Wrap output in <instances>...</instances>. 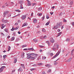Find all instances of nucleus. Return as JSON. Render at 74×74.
<instances>
[{
  "label": "nucleus",
  "mask_w": 74,
  "mask_h": 74,
  "mask_svg": "<svg viewBox=\"0 0 74 74\" xmlns=\"http://www.w3.org/2000/svg\"><path fill=\"white\" fill-rule=\"evenodd\" d=\"M51 71V69H49V70L47 71V73H50Z\"/></svg>",
  "instance_id": "35"
},
{
  "label": "nucleus",
  "mask_w": 74,
  "mask_h": 74,
  "mask_svg": "<svg viewBox=\"0 0 74 74\" xmlns=\"http://www.w3.org/2000/svg\"><path fill=\"white\" fill-rule=\"evenodd\" d=\"M72 26H74V22H73L72 24Z\"/></svg>",
  "instance_id": "62"
},
{
  "label": "nucleus",
  "mask_w": 74,
  "mask_h": 74,
  "mask_svg": "<svg viewBox=\"0 0 74 74\" xmlns=\"http://www.w3.org/2000/svg\"><path fill=\"white\" fill-rule=\"evenodd\" d=\"M18 34H21V32H19V31H18Z\"/></svg>",
  "instance_id": "63"
},
{
  "label": "nucleus",
  "mask_w": 74,
  "mask_h": 74,
  "mask_svg": "<svg viewBox=\"0 0 74 74\" xmlns=\"http://www.w3.org/2000/svg\"><path fill=\"white\" fill-rule=\"evenodd\" d=\"M64 49H62V53H64Z\"/></svg>",
  "instance_id": "49"
},
{
  "label": "nucleus",
  "mask_w": 74,
  "mask_h": 74,
  "mask_svg": "<svg viewBox=\"0 0 74 74\" xmlns=\"http://www.w3.org/2000/svg\"><path fill=\"white\" fill-rule=\"evenodd\" d=\"M14 30H15V28H14V27H12V29H11V31H14Z\"/></svg>",
  "instance_id": "26"
},
{
  "label": "nucleus",
  "mask_w": 74,
  "mask_h": 74,
  "mask_svg": "<svg viewBox=\"0 0 74 74\" xmlns=\"http://www.w3.org/2000/svg\"><path fill=\"white\" fill-rule=\"evenodd\" d=\"M51 8H53V9L55 8V6L51 7Z\"/></svg>",
  "instance_id": "55"
},
{
  "label": "nucleus",
  "mask_w": 74,
  "mask_h": 74,
  "mask_svg": "<svg viewBox=\"0 0 74 74\" xmlns=\"http://www.w3.org/2000/svg\"><path fill=\"white\" fill-rule=\"evenodd\" d=\"M71 59H72V58H69L67 61L68 62H70V61H71Z\"/></svg>",
  "instance_id": "27"
},
{
  "label": "nucleus",
  "mask_w": 74,
  "mask_h": 74,
  "mask_svg": "<svg viewBox=\"0 0 74 74\" xmlns=\"http://www.w3.org/2000/svg\"><path fill=\"white\" fill-rule=\"evenodd\" d=\"M19 40H20V39H18V38H17V39L16 40V42H17V41H19Z\"/></svg>",
  "instance_id": "43"
},
{
  "label": "nucleus",
  "mask_w": 74,
  "mask_h": 74,
  "mask_svg": "<svg viewBox=\"0 0 74 74\" xmlns=\"http://www.w3.org/2000/svg\"><path fill=\"white\" fill-rule=\"evenodd\" d=\"M34 69H30V70L31 71H33V70H34Z\"/></svg>",
  "instance_id": "46"
},
{
  "label": "nucleus",
  "mask_w": 74,
  "mask_h": 74,
  "mask_svg": "<svg viewBox=\"0 0 74 74\" xmlns=\"http://www.w3.org/2000/svg\"><path fill=\"white\" fill-rule=\"evenodd\" d=\"M2 8H5V6L3 5V6H2Z\"/></svg>",
  "instance_id": "51"
},
{
  "label": "nucleus",
  "mask_w": 74,
  "mask_h": 74,
  "mask_svg": "<svg viewBox=\"0 0 74 74\" xmlns=\"http://www.w3.org/2000/svg\"><path fill=\"white\" fill-rule=\"evenodd\" d=\"M21 67H23L25 66V65H24V64H21Z\"/></svg>",
  "instance_id": "36"
},
{
  "label": "nucleus",
  "mask_w": 74,
  "mask_h": 74,
  "mask_svg": "<svg viewBox=\"0 0 74 74\" xmlns=\"http://www.w3.org/2000/svg\"><path fill=\"white\" fill-rule=\"evenodd\" d=\"M40 39H43L44 38V37L42 36H41L40 37Z\"/></svg>",
  "instance_id": "40"
},
{
  "label": "nucleus",
  "mask_w": 74,
  "mask_h": 74,
  "mask_svg": "<svg viewBox=\"0 0 74 74\" xmlns=\"http://www.w3.org/2000/svg\"><path fill=\"white\" fill-rule=\"evenodd\" d=\"M17 61V58H14V63H16V62Z\"/></svg>",
  "instance_id": "15"
},
{
  "label": "nucleus",
  "mask_w": 74,
  "mask_h": 74,
  "mask_svg": "<svg viewBox=\"0 0 74 74\" xmlns=\"http://www.w3.org/2000/svg\"><path fill=\"white\" fill-rule=\"evenodd\" d=\"M37 33H38L39 34H40V31H39L37 32Z\"/></svg>",
  "instance_id": "58"
},
{
  "label": "nucleus",
  "mask_w": 74,
  "mask_h": 74,
  "mask_svg": "<svg viewBox=\"0 0 74 74\" xmlns=\"http://www.w3.org/2000/svg\"><path fill=\"white\" fill-rule=\"evenodd\" d=\"M31 51H33V50H34L33 48H31Z\"/></svg>",
  "instance_id": "52"
},
{
  "label": "nucleus",
  "mask_w": 74,
  "mask_h": 74,
  "mask_svg": "<svg viewBox=\"0 0 74 74\" xmlns=\"http://www.w3.org/2000/svg\"><path fill=\"white\" fill-rule=\"evenodd\" d=\"M18 25V24L17 23H16L14 25H15V26H17V25Z\"/></svg>",
  "instance_id": "50"
},
{
  "label": "nucleus",
  "mask_w": 74,
  "mask_h": 74,
  "mask_svg": "<svg viewBox=\"0 0 74 74\" xmlns=\"http://www.w3.org/2000/svg\"><path fill=\"white\" fill-rule=\"evenodd\" d=\"M27 49H23L24 51H26V50H27Z\"/></svg>",
  "instance_id": "61"
},
{
  "label": "nucleus",
  "mask_w": 74,
  "mask_h": 74,
  "mask_svg": "<svg viewBox=\"0 0 74 74\" xmlns=\"http://www.w3.org/2000/svg\"><path fill=\"white\" fill-rule=\"evenodd\" d=\"M47 36L45 35L43 36V38H44V39H45L47 38Z\"/></svg>",
  "instance_id": "34"
},
{
  "label": "nucleus",
  "mask_w": 74,
  "mask_h": 74,
  "mask_svg": "<svg viewBox=\"0 0 74 74\" xmlns=\"http://www.w3.org/2000/svg\"><path fill=\"white\" fill-rule=\"evenodd\" d=\"M3 57L4 59H5V58H7V56L6 55H3Z\"/></svg>",
  "instance_id": "23"
},
{
  "label": "nucleus",
  "mask_w": 74,
  "mask_h": 74,
  "mask_svg": "<svg viewBox=\"0 0 74 74\" xmlns=\"http://www.w3.org/2000/svg\"><path fill=\"white\" fill-rule=\"evenodd\" d=\"M21 56H22V58H23L24 56H25V53L24 52H23L21 53Z\"/></svg>",
  "instance_id": "16"
},
{
  "label": "nucleus",
  "mask_w": 74,
  "mask_h": 74,
  "mask_svg": "<svg viewBox=\"0 0 74 74\" xmlns=\"http://www.w3.org/2000/svg\"><path fill=\"white\" fill-rule=\"evenodd\" d=\"M50 56H52V55H53V53H50Z\"/></svg>",
  "instance_id": "53"
},
{
  "label": "nucleus",
  "mask_w": 74,
  "mask_h": 74,
  "mask_svg": "<svg viewBox=\"0 0 74 74\" xmlns=\"http://www.w3.org/2000/svg\"><path fill=\"white\" fill-rule=\"evenodd\" d=\"M59 48V45L57 43H55L52 49L53 51H56V49H58Z\"/></svg>",
  "instance_id": "2"
},
{
  "label": "nucleus",
  "mask_w": 74,
  "mask_h": 74,
  "mask_svg": "<svg viewBox=\"0 0 74 74\" xmlns=\"http://www.w3.org/2000/svg\"><path fill=\"white\" fill-rule=\"evenodd\" d=\"M45 18V16H44L43 17H42V21H43V20H44V18Z\"/></svg>",
  "instance_id": "39"
},
{
  "label": "nucleus",
  "mask_w": 74,
  "mask_h": 74,
  "mask_svg": "<svg viewBox=\"0 0 74 74\" xmlns=\"http://www.w3.org/2000/svg\"><path fill=\"white\" fill-rule=\"evenodd\" d=\"M63 21L64 22H67V20H66L65 19H63Z\"/></svg>",
  "instance_id": "44"
},
{
  "label": "nucleus",
  "mask_w": 74,
  "mask_h": 74,
  "mask_svg": "<svg viewBox=\"0 0 74 74\" xmlns=\"http://www.w3.org/2000/svg\"><path fill=\"white\" fill-rule=\"evenodd\" d=\"M2 21L3 23H7L8 22L7 20H4V18L2 19Z\"/></svg>",
  "instance_id": "9"
},
{
  "label": "nucleus",
  "mask_w": 74,
  "mask_h": 74,
  "mask_svg": "<svg viewBox=\"0 0 74 74\" xmlns=\"http://www.w3.org/2000/svg\"><path fill=\"white\" fill-rule=\"evenodd\" d=\"M49 23H50V21H49L45 25H49Z\"/></svg>",
  "instance_id": "24"
},
{
  "label": "nucleus",
  "mask_w": 74,
  "mask_h": 74,
  "mask_svg": "<svg viewBox=\"0 0 74 74\" xmlns=\"http://www.w3.org/2000/svg\"><path fill=\"white\" fill-rule=\"evenodd\" d=\"M39 47H40V48H44V46H43L39 45Z\"/></svg>",
  "instance_id": "48"
},
{
  "label": "nucleus",
  "mask_w": 74,
  "mask_h": 74,
  "mask_svg": "<svg viewBox=\"0 0 74 74\" xmlns=\"http://www.w3.org/2000/svg\"><path fill=\"white\" fill-rule=\"evenodd\" d=\"M19 3L20 4L21 9H23V6L22 4H23V2H20Z\"/></svg>",
  "instance_id": "3"
},
{
  "label": "nucleus",
  "mask_w": 74,
  "mask_h": 74,
  "mask_svg": "<svg viewBox=\"0 0 74 74\" xmlns=\"http://www.w3.org/2000/svg\"><path fill=\"white\" fill-rule=\"evenodd\" d=\"M46 67H47L48 68L49 67H51V65L49 64H47V65H46L45 66Z\"/></svg>",
  "instance_id": "17"
},
{
  "label": "nucleus",
  "mask_w": 74,
  "mask_h": 74,
  "mask_svg": "<svg viewBox=\"0 0 74 74\" xmlns=\"http://www.w3.org/2000/svg\"><path fill=\"white\" fill-rule=\"evenodd\" d=\"M27 59H29V58H31V55H32V56H35V57H37V56H38V55L34 53H28L27 54Z\"/></svg>",
  "instance_id": "1"
},
{
  "label": "nucleus",
  "mask_w": 74,
  "mask_h": 74,
  "mask_svg": "<svg viewBox=\"0 0 74 74\" xmlns=\"http://www.w3.org/2000/svg\"><path fill=\"white\" fill-rule=\"evenodd\" d=\"M62 22H60L59 23H58V25L60 26H62Z\"/></svg>",
  "instance_id": "25"
},
{
  "label": "nucleus",
  "mask_w": 74,
  "mask_h": 74,
  "mask_svg": "<svg viewBox=\"0 0 74 74\" xmlns=\"http://www.w3.org/2000/svg\"><path fill=\"white\" fill-rule=\"evenodd\" d=\"M46 43H47L48 44H49V41H46Z\"/></svg>",
  "instance_id": "59"
},
{
  "label": "nucleus",
  "mask_w": 74,
  "mask_h": 74,
  "mask_svg": "<svg viewBox=\"0 0 74 74\" xmlns=\"http://www.w3.org/2000/svg\"><path fill=\"white\" fill-rule=\"evenodd\" d=\"M27 47V45H23L22 46V48H24V47Z\"/></svg>",
  "instance_id": "32"
},
{
  "label": "nucleus",
  "mask_w": 74,
  "mask_h": 74,
  "mask_svg": "<svg viewBox=\"0 0 74 74\" xmlns=\"http://www.w3.org/2000/svg\"><path fill=\"white\" fill-rule=\"evenodd\" d=\"M15 40V38H12L11 39V41H13V40Z\"/></svg>",
  "instance_id": "38"
},
{
  "label": "nucleus",
  "mask_w": 74,
  "mask_h": 74,
  "mask_svg": "<svg viewBox=\"0 0 74 74\" xmlns=\"http://www.w3.org/2000/svg\"><path fill=\"white\" fill-rule=\"evenodd\" d=\"M34 57H31V60H34V59H35V58H36V57H35V56H34Z\"/></svg>",
  "instance_id": "18"
},
{
  "label": "nucleus",
  "mask_w": 74,
  "mask_h": 74,
  "mask_svg": "<svg viewBox=\"0 0 74 74\" xmlns=\"http://www.w3.org/2000/svg\"><path fill=\"white\" fill-rule=\"evenodd\" d=\"M33 41H34L35 42H37V41H38V40L36 39L33 40Z\"/></svg>",
  "instance_id": "21"
},
{
  "label": "nucleus",
  "mask_w": 74,
  "mask_h": 74,
  "mask_svg": "<svg viewBox=\"0 0 74 74\" xmlns=\"http://www.w3.org/2000/svg\"><path fill=\"white\" fill-rule=\"evenodd\" d=\"M1 26H2V27H1L2 29H3V28H4V27H5V25L4 24H2L1 25Z\"/></svg>",
  "instance_id": "20"
},
{
  "label": "nucleus",
  "mask_w": 74,
  "mask_h": 74,
  "mask_svg": "<svg viewBox=\"0 0 74 74\" xmlns=\"http://www.w3.org/2000/svg\"><path fill=\"white\" fill-rule=\"evenodd\" d=\"M42 50H41V49H40V52H42Z\"/></svg>",
  "instance_id": "64"
},
{
  "label": "nucleus",
  "mask_w": 74,
  "mask_h": 74,
  "mask_svg": "<svg viewBox=\"0 0 74 74\" xmlns=\"http://www.w3.org/2000/svg\"><path fill=\"white\" fill-rule=\"evenodd\" d=\"M50 13L51 14V15H52V14H53V12H50Z\"/></svg>",
  "instance_id": "60"
},
{
  "label": "nucleus",
  "mask_w": 74,
  "mask_h": 74,
  "mask_svg": "<svg viewBox=\"0 0 74 74\" xmlns=\"http://www.w3.org/2000/svg\"><path fill=\"white\" fill-rule=\"evenodd\" d=\"M66 41L67 42H69L70 41V39L69 38H68L66 39Z\"/></svg>",
  "instance_id": "30"
},
{
  "label": "nucleus",
  "mask_w": 74,
  "mask_h": 74,
  "mask_svg": "<svg viewBox=\"0 0 74 74\" xmlns=\"http://www.w3.org/2000/svg\"><path fill=\"white\" fill-rule=\"evenodd\" d=\"M1 35H2V36H4V34H3V33H1Z\"/></svg>",
  "instance_id": "56"
},
{
  "label": "nucleus",
  "mask_w": 74,
  "mask_h": 74,
  "mask_svg": "<svg viewBox=\"0 0 74 74\" xmlns=\"http://www.w3.org/2000/svg\"><path fill=\"white\" fill-rule=\"evenodd\" d=\"M5 32H8V29H5Z\"/></svg>",
  "instance_id": "41"
},
{
  "label": "nucleus",
  "mask_w": 74,
  "mask_h": 74,
  "mask_svg": "<svg viewBox=\"0 0 74 74\" xmlns=\"http://www.w3.org/2000/svg\"><path fill=\"white\" fill-rule=\"evenodd\" d=\"M42 10V8H38V10L40 11L41 10Z\"/></svg>",
  "instance_id": "29"
},
{
  "label": "nucleus",
  "mask_w": 74,
  "mask_h": 74,
  "mask_svg": "<svg viewBox=\"0 0 74 74\" xmlns=\"http://www.w3.org/2000/svg\"><path fill=\"white\" fill-rule=\"evenodd\" d=\"M37 15H38L39 16H41V15H42V13L38 14H37Z\"/></svg>",
  "instance_id": "33"
},
{
  "label": "nucleus",
  "mask_w": 74,
  "mask_h": 74,
  "mask_svg": "<svg viewBox=\"0 0 74 74\" xmlns=\"http://www.w3.org/2000/svg\"><path fill=\"white\" fill-rule=\"evenodd\" d=\"M26 18V16L25 15H23L21 16V18L22 19H23V20H24V19H25Z\"/></svg>",
  "instance_id": "8"
},
{
  "label": "nucleus",
  "mask_w": 74,
  "mask_h": 74,
  "mask_svg": "<svg viewBox=\"0 0 74 74\" xmlns=\"http://www.w3.org/2000/svg\"><path fill=\"white\" fill-rule=\"evenodd\" d=\"M73 0H70V7H71V6L73 5Z\"/></svg>",
  "instance_id": "5"
},
{
  "label": "nucleus",
  "mask_w": 74,
  "mask_h": 74,
  "mask_svg": "<svg viewBox=\"0 0 74 74\" xmlns=\"http://www.w3.org/2000/svg\"><path fill=\"white\" fill-rule=\"evenodd\" d=\"M27 25V23H24L22 27H24V26H25Z\"/></svg>",
  "instance_id": "13"
},
{
  "label": "nucleus",
  "mask_w": 74,
  "mask_h": 74,
  "mask_svg": "<svg viewBox=\"0 0 74 74\" xmlns=\"http://www.w3.org/2000/svg\"><path fill=\"white\" fill-rule=\"evenodd\" d=\"M42 32H46V30L44 29V28H43L42 29Z\"/></svg>",
  "instance_id": "28"
},
{
  "label": "nucleus",
  "mask_w": 74,
  "mask_h": 74,
  "mask_svg": "<svg viewBox=\"0 0 74 74\" xmlns=\"http://www.w3.org/2000/svg\"><path fill=\"white\" fill-rule=\"evenodd\" d=\"M19 26H18L16 27L15 28V30H17V29H19Z\"/></svg>",
  "instance_id": "37"
},
{
  "label": "nucleus",
  "mask_w": 74,
  "mask_h": 74,
  "mask_svg": "<svg viewBox=\"0 0 74 74\" xmlns=\"http://www.w3.org/2000/svg\"><path fill=\"white\" fill-rule=\"evenodd\" d=\"M74 51V49H73L71 51V53H73V51Z\"/></svg>",
  "instance_id": "54"
},
{
  "label": "nucleus",
  "mask_w": 74,
  "mask_h": 74,
  "mask_svg": "<svg viewBox=\"0 0 74 74\" xmlns=\"http://www.w3.org/2000/svg\"><path fill=\"white\" fill-rule=\"evenodd\" d=\"M8 51H10V50L11 49V47H10V46H9L8 47Z\"/></svg>",
  "instance_id": "22"
},
{
  "label": "nucleus",
  "mask_w": 74,
  "mask_h": 74,
  "mask_svg": "<svg viewBox=\"0 0 74 74\" xmlns=\"http://www.w3.org/2000/svg\"><path fill=\"white\" fill-rule=\"evenodd\" d=\"M58 64V62H55L54 63V65H56V64Z\"/></svg>",
  "instance_id": "47"
},
{
  "label": "nucleus",
  "mask_w": 74,
  "mask_h": 74,
  "mask_svg": "<svg viewBox=\"0 0 74 74\" xmlns=\"http://www.w3.org/2000/svg\"><path fill=\"white\" fill-rule=\"evenodd\" d=\"M58 32H60V29H58Z\"/></svg>",
  "instance_id": "57"
},
{
  "label": "nucleus",
  "mask_w": 74,
  "mask_h": 74,
  "mask_svg": "<svg viewBox=\"0 0 74 74\" xmlns=\"http://www.w3.org/2000/svg\"><path fill=\"white\" fill-rule=\"evenodd\" d=\"M28 1V3L27 4V5H28L29 6H30L31 5H32V4H31V3L30 2V1Z\"/></svg>",
  "instance_id": "12"
},
{
  "label": "nucleus",
  "mask_w": 74,
  "mask_h": 74,
  "mask_svg": "<svg viewBox=\"0 0 74 74\" xmlns=\"http://www.w3.org/2000/svg\"><path fill=\"white\" fill-rule=\"evenodd\" d=\"M47 58V57H43L42 58V60H44V59H45Z\"/></svg>",
  "instance_id": "31"
},
{
  "label": "nucleus",
  "mask_w": 74,
  "mask_h": 74,
  "mask_svg": "<svg viewBox=\"0 0 74 74\" xmlns=\"http://www.w3.org/2000/svg\"><path fill=\"white\" fill-rule=\"evenodd\" d=\"M46 18L47 19H49V17L48 16H47Z\"/></svg>",
  "instance_id": "45"
},
{
  "label": "nucleus",
  "mask_w": 74,
  "mask_h": 74,
  "mask_svg": "<svg viewBox=\"0 0 74 74\" xmlns=\"http://www.w3.org/2000/svg\"><path fill=\"white\" fill-rule=\"evenodd\" d=\"M18 71H22V68H20L18 70Z\"/></svg>",
  "instance_id": "19"
},
{
  "label": "nucleus",
  "mask_w": 74,
  "mask_h": 74,
  "mask_svg": "<svg viewBox=\"0 0 74 74\" xmlns=\"http://www.w3.org/2000/svg\"><path fill=\"white\" fill-rule=\"evenodd\" d=\"M60 53V51L59 52V53L58 54H56L52 58V59H55L56 58L57 56H58V55H59V54Z\"/></svg>",
  "instance_id": "6"
},
{
  "label": "nucleus",
  "mask_w": 74,
  "mask_h": 74,
  "mask_svg": "<svg viewBox=\"0 0 74 74\" xmlns=\"http://www.w3.org/2000/svg\"><path fill=\"white\" fill-rule=\"evenodd\" d=\"M8 13H9V11H6L4 12L3 13V17H5V15H7L8 14Z\"/></svg>",
  "instance_id": "4"
},
{
  "label": "nucleus",
  "mask_w": 74,
  "mask_h": 74,
  "mask_svg": "<svg viewBox=\"0 0 74 74\" xmlns=\"http://www.w3.org/2000/svg\"><path fill=\"white\" fill-rule=\"evenodd\" d=\"M16 11H17V12H21V10H16Z\"/></svg>",
  "instance_id": "42"
},
{
  "label": "nucleus",
  "mask_w": 74,
  "mask_h": 74,
  "mask_svg": "<svg viewBox=\"0 0 74 74\" xmlns=\"http://www.w3.org/2000/svg\"><path fill=\"white\" fill-rule=\"evenodd\" d=\"M33 23H37V20L34 18L33 19Z\"/></svg>",
  "instance_id": "10"
},
{
  "label": "nucleus",
  "mask_w": 74,
  "mask_h": 74,
  "mask_svg": "<svg viewBox=\"0 0 74 74\" xmlns=\"http://www.w3.org/2000/svg\"><path fill=\"white\" fill-rule=\"evenodd\" d=\"M60 26L59 25V24H57V25L55 26L54 27V29H58L59 27Z\"/></svg>",
  "instance_id": "11"
},
{
  "label": "nucleus",
  "mask_w": 74,
  "mask_h": 74,
  "mask_svg": "<svg viewBox=\"0 0 74 74\" xmlns=\"http://www.w3.org/2000/svg\"><path fill=\"white\" fill-rule=\"evenodd\" d=\"M5 67V66H3L0 68V73L2 71H3V69H4Z\"/></svg>",
  "instance_id": "7"
},
{
  "label": "nucleus",
  "mask_w": 74,
  "mask_h": 74,
  "mask_svg": "<svg viewBox=\"0 0 74 74\" xmlns=\"http://www.w3.org/2000/svg\"><path fill=\"white\" fill-rule=\"evenodd\" d=\"M50 42H52V43H53V42H55V40H54V39L53 38H51V40H50Z\"/></svg>",
  "instance_id": "14"
}]
</instances>
